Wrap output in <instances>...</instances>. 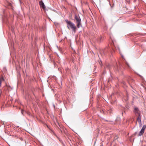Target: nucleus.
<instances>
[{
    "instance_id": "1",
    "label": "nucleus",
    "mask_w": 146,
    "mask_h": 146,
    "mask_svg": "<svg viewBox=\"0 0 146 146\" xmlns=\"http://www.w3.org/2000/svg\"><path fill=\"white\" fill-rule=\"evenodd\" d=\"M67 24V27L69 29H71L75 33L76 31L77 27L75 24L71 21L66 20H65Z\"/></svg>"
},
{
    "instance_id": "2",
    "label": "nucleus",
    "mask_w": 146,
    "mask_h": 146,
    "mask_svg": "<svg viewBox=\"0 0 146 146\" xmlns=\"http://www.w3.org/2000/svg\"><path fill=\"white\" fill-rule=\"evenodd\" d=\"M75 19L76 20V26L78 28H79L81 24V20L79 16L76 15L75 16Z\"/></svg>"
},
{
    "instance_id": "3",
    "label": "nucleus",
    "mask_w": 146,
    "mask_h": 146,
    "mask_svg": "<svg viewBox=\"0 0 146 146\" xmlns=\"http://www.w3.org/2000/svg\"><path fill=\"white\" fill-rule=\"evenodd\" d=\"M146 125H144L143 126L142 129L140 130V132L139 133V135H138L140 136L143 134V133L145 131V130L146 129Z\"/></svg>"
},
{
    "instance_id": "4",
    "label": "nucleus",
    "mask_w": 146,
    "mask_h": 146,
    "mask_svg": "<svg viewBox=\"0 0 146 146\" xmlns=\"http://www.w3.org/2000/svg\"><path fill=\"white\" fill-rule=\"evenodd\" d=\"M134 112L137 116L140 115V112H139V111L138 109V108L137 107H135L134 108Z\"/></svg>"
},
{
    "instance_id": "5",
    "label": "nucleus",
    "mask_w": 146,
    "mask_h": 146,
    "mask_svg": "<svg viewBox=\"0 0 146 146\" xmlns=\"http://www.w3.org/2000/svg\"><path fill=\"white\" fill-rule=\"evenodd\" d=\"M138 116V117L137 119V121L139 123V124H140V126H141V117L140 115L139 116Z\"/></svg>"
},
{
    "instance_id": "6",
    "label": "nucleus",
    "mask_w": 146,
    "mask_h": 146,
    "mask_svg": "<svg viewBox=\"0 0 146 146\" xmlns=\"http://www.w3.org/2000/svg\"><path fill=\"white\" fill-rule=\"evenodd\" d=\"M39 3L40 7H42L43 9H44L45 7L44 4V3L42 1H40V2Z\"/></svg>"
},
{
    "instance_id": "7",
    "label": "nucleus",
    "mask_w": 146,
    "mask_h": 146,
    "mask_svg": "<svg viewBox=\"0 0 146 146\" xmlns=\"http://www.w3.org/2000/svg\"><path fill=\"white\" fill-rule=\"evenodd\" d=\"M5 81L4 79L3 78V76H1V77H0V82H2Z\"/></svg>"
},
{
    "instance_id": "8",
    "label": "nucleus",
    "mask_w": 146,
    "mask_h": 146,
    "mask_svg": "<svg viewBox=\"0 0 146 146\" xmlns=\"http://www.w3.org/2000/svg\"><path fill=\"white\" fill-rule=\"evenodd\" d=\"M126 64L127 66L128 67H129V65L128 63H127V62L125 63Z\"/></svg>"
},
{
    "instance_id": "9",
    "label": "nucleus",
    "mask_w": 146,
    "mask_h": 146,
    "mask_svg": "<svg viewBox=\"0 0 146 146\" xmlns=\"http://www.w3.org/2000/svg\"><path fill=\"white\" fill-rule=\"evenodd\" d=\"M2 82H0V87L1 86Z\"/></svg>"
},
{
    "instance_id": "10",
    "label": "nucleus",
    "mask_w": 146,
    "mask_h": 146,
    "mask_svg": "<svg viewBox=\"0 0 146 146\" xmlns=\"http://www.w3.org/2000/svg\"><path fill=\"white\" fill-rule=\"evenodd\" d=\"M101 62V63H100V62H99V63H100V65L101 66L102 65L101 64L102 63V62Z\"/></svg>"
},
{
    "instance_id": "11",
    "label": "nucleus",
    "mask_w": 146,
    "mask_h": 146,
    "mask_svg": "<svg viewBox=\"0 0 146 146\" xmlns=\"http://www.w3.org/2000/svg\"><path fill=\"white\" fill-rule=\"evenodd\" d=\"M22 113L23 114V111H22Z\"/></svg>"
},
{
    "instance_id": "12",
    "label": "nucleus",
    "mask_w": 146,
    "mask_h": 146,
    "mask_svg": "<svg viewBox=\"0 0 146 146\" xmlns=\"http://www.w3.org/2000/svg\"><path fill=\"white\" fill-rule=\"evenodd\" d=\"M100 146H103V145H101Z\"/></svg>"
}]
</instances>
